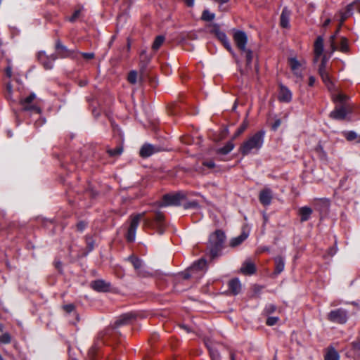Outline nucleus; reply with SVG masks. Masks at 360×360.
<instances>
[{
    "label": "nucleus",
    "mask_w": 360,
    "mask_h": 360,
    "mask_svg": "<svg viewBox=\"0 0 360 360\" xmlns=\"http://www.w3.org/2000/svg\"><path fill=\"white\" fill-rule=\"evenodd\" d=\"M226 236L221 230H216L211 233L207 244V255L211 259H214L221 255V251L224 248Z\"/></svg>",
    "instance_id": "obj_1"
},
{
    "label": "nucleus",
    "mask_w": 360,
    "mask_h": 360,
    "mask_svg": "<svg viewBox=\"0 0 360 360\" xmlns=\"http://www.w3.org/2000/svg\"><path fill=\"white\" fill-rule=\"evenodd\" d=\"M264 136V130L257 131L241 144L239 148V152L243 156H246L251 153H257L263 146Z\"/></svg>",
    "instance_id": "obj_2"
},
{
    "label": "nucleus",
    "mask_w": 360,
    "mask_h": 360,
    "mask_svg": "<svg viewBox=\"0 0 360 360\" xmlns=\"http://www.w3.org/2000/svg\"><path fill=\"white\" fill-rule=\"evenodd\" d=\"M353 112V105H335L334 109L330 112L329 117L337 121H350Z\"/></svg>",
    "instance_id": "obj_3"
},
{
    "label": "nucleus",
    "mask_w": 360,
    "mask_h": 360,
    "mask_svg": "<svg viewBox=\"0 0 360 360\" xmlns=\"http://www.w3.org/2000/svg\"><path fill=\"white\" fill-rule=\"evenodd\" d=\"M326 318L331 323L343 325L348 321L349 311L344 308H337L328 313Z\"/></svg>",
    "instance_id": "obj_4"
},
{
    "label": "nucleus",
    "mask_w": 360,
    "mask_h": 360,
    "mask_svg": "<svg viewBox=\"0 0 360 360\" xmlns=\"http://www.w3.org/2000/svg\"><path fill=\"white\" fill-rule=\"evenodd\" d=\"M146 226L155 229L160 234H162L165 231V216L160 212H157L151 218H147L144 220Z\"/></svg>",
    "instance_id": "obj_5"
},
{
    "label": "nucleus",
    "mask_w": 360,
    "mask_h": 360,
    "mask_svg": "<svg viewBox=\"0 0 360 360\" xmlns=\"http://www.w3.org/2000/svg\"><path fill=\"white\" fill-rule=\"evenodd\" d=\"M184 198V195L181 193H167L165 194L160 202H159L160 207L167 206H179L181 205V201Z\"/></svg>",
    "instance_id": "obj_6"
},
{
    "label": "nucleus",
    "mask_w": 360,
    "mask_h": 360,
    "mask_svg": "<svg viewBox=\"0 0 360 360\" xmlns=\"http://www.w3.org/2000/svg\"><path fill=\"white\" fill-rule=\"evenodd\" d=\"M206 264L207 261L204 258H201L193 262V264L190 267L186 269L184 271L181 272L179 275L183 279L188 280L193 276V274L195 271L202 270L204 268H205Z\"/></svg>",
    "instance_id": "obj_7"
},
{
    "label": "nucleus",
    "mask_w": 360,
    "mask_h": 360,
    "mask_svg": "<svg viewBox=\"0 0 360 360\" xmlns=\"http://www.w3.org/2000/svg\"><path fill=\"white\" fill-rule=\"evenodd\" d=\"M145 215V212L137 214L132 216L129 227L128 228L126 238L128 242H134L136 238V233L141 218Z\"/></svg>",
    "instance_id": "obj_8"
},
{
    "label": "nucleus",
    "mask_w": 360,
    "mask_h": 360,
    "mask_svg": "<svg viewBox=\"0 0 360 360\" xmlns=\"http://www.w3.org/2000/svg\"><path fill=\"white\" fill-rule=\"evenodd\" d=\"M55 49L56 53L54 54L57 58H75L76 56L77 51L68 49L60 39L56 41Z\"/></svg>",
    "instance_id": "obj_9"
},
{
    "label": "nucleus",
    "mask_w": 360,
    "mask_h": 360,
    "mask_svg": "<svg viewBox=\"0 0 360 360\" xmlns=\"http://www.w3.org/2000/svg\"><path fill=\"white\" fill-rule=\"evenodd\" d=\"M137 317L135 312H128L120 315L113 323V328L116 329L124 326L131 324Z\"/></svg>",
    "instance_id": "obj_10"
},
{
    "label": "nucleus",
    "mask_w": 360,
    "mask_h": 360,
    "mask_svg": "<svg viewBox=\"0 0 360 360\" xmlns=\"http://www.w3.org/2000/svg\"><path fill=\"white\" fill-rule=\"evenodd\" d=\"M36 98V95L34 93L30 94L24 99H21L20 103L22 105V110L25 111H31L32 112L40 115L41 109L35 105H32V101Z\"/></svg>",
    "instance_id": "obj_11"
},
{
    "label": "nucleus",
    "mask_w": 360,
    "mask_h": 360,
    "mask_svg": "<svg viewBox=\"0 0 360 360\" xmlns=\"http://www.w3.org/2000/svg\"><path fill=\"white\" fill-rule=\"evenodd\" d=\"M37 58L46 70H51L53 67V63L57 59V56L55 54L47 56L45 51H41L37 54Z\"/></svg>",
    "instance_id": "obj_12"
},
{
    "label": "nucleus",
    "mask_w": 360,
    "mask_h": 360,
    "mask_svg": "<svg viewBox=\"0 0 360 360\" xmlns=\"http://www.w3.org/2000/svg\"><path fill=\"white\" fill-rule=\"evenodd\" d=\"M233 38L239 51H245L248 44V36L246 33L241 30H235Z\"/></svg>",
    "instance_id": "obj_13"
},
{
    "label": "nucleus",
    "mask_w": 360,
    "mask_h": 360,
    "mask_svg": "<svg viewBox=\"0 0 360 360\" xmlns=\"http://www.w3.org/2000/svg\"><path fill=\"white\" fill-rule=\"evenodd\" d=\"M160 150V147L146 143L141 147L139 155L142 158H147Z\"/></svg>",
    "instance_id": "obj_14"
},
{
    "label": "nucleus",
    "mask_w": 360,
    "mask_h": 360,
    "mask_svg": "<svg viewBox=\"0 0 360 360\" xmlns=\"http://www.w3.org/2000/svg\"><path fill=\"white\" fill-rule=\"evenodd\" d=\"M278 100L282 103H290L292 98V91L284 84L278 85Z\"/></svg>",
    "instance_id": "obj_15"
},
{
    "label": "nucleus",
    "mask_w": 360,
    "mask_h": 360,
    "mask_svg": "<svg viewBox=\"0 0 360 360\" xmlns=\"http://www.w3.org/2000/svg\"><path fill=\"white\" fill-rule=\"evenodd\" d=\"M214 34L217 37V38L222 43L224 46L233 54V56H235V53H233V49L231 47V43L226 34V33L223 31H221L219 28L214 30Z\"/></svg>",
    "instance_id": "obj_16"
},
{
    "label": "nucleus",
    "mask_w": 360,
    "mask_h": 360,
    "mask_svg": "<svg viewBox=\"0 0 360 360\" xmlns=\"http://www.w3.org/2000/svg\"><path fill=\"white\" fill-rule=\"evenodd\" d=\"M273 193L270 188H266L260 191L259 200L264 206H269L271 203Z\"/></svg>",
    "instance_id": "obj_17"
},
{
    "label": "nucleus",
    "mask_w": 360,
    "mask_h": 360,
    "mask_svg": "<svg viewBox=\"0 0 360 360\" xmlns=\"http://www.w3.org/2000/svg\"><path fill=\"white\" fill-rule=\"evenodd\" d=\"M289 65L290 67L291 70L292 71L294 75L300 79H303V75L300 70L301 63L299 60H297L295 58H290L288 60Z\"/></svg>",
    "instance_id": "obj_18"
},
{
    "label": "nucleus",
    "mask_w": 360,
    "mask_h": 360,
    "mask_svg": "<svg viewBox=\"0 0 360 360\" xmlns=\"http://www.w3.org/2000/svg\"><path fill=\"white\" fill-rule=\"evenodd\" d=\"M91 287L97 292H108L110 288V283L98 279L91 282Z\"/></svg>",
    "instance_id": "obj_19"
},
{
    "label": "nucleus",
    "mask_w": 360,
    "mask_h": 360,
    "mask_svg": "<svg viewBox=\"0 0 360 360\" xmlns=\"http://www.w3.org/2000/svg\"><path fill=\"white\" fill-rule=\"evenodd\" d=\"M256 271L255 264L250 260L245 261L240 268V272L244 275H252Z\"/></svg>",
    "instance_id": "obj_20"
},
{
    "label": "nucleus",
    "mask_w": 360,
    "mask_h": 360,
    "mask_svg": "<svg viewBox=\"0 0 360 360\" xmlns=\"http://www.w3.org/2000/svg\"><path fill=\"white\" fill-rule=\"evenodd\" d=\"M229 290L233 295H238L241 290V284L238 278L230 280L228 283Z\"/></svg>",
    "instance_id": "obj_21"
},
{
    "label": "nucleus",
    "mask_w": 360,
    "mask_h": 360,
    "mask_svg": "<svg viewBox=\"0 0 360 360\" xmlns=\"http://www.w3.org/2000/svg\"><path fill=\"white\" fill-rule=\"evenodd\" d=\"M313 210L308 206H303L299 208L298 214L300 217V221L304 222L308 221L312 214Z\"/></svg>",
    "instance_id": "obj_22"
},
{
    "label": "nucleus",
    "mask_w": 360,
    "mask_h": 360,
    "mask_svg": "<svg viewBox=\"0 0 360 360\" xmlns=\"http://www.w3.org/2000/svg\"><path fill=\"white\" fill-rule=\"evenodd\" d=\"M290 14L291 12L288 8H283L280 17V25L283 28L289 27Z\"/></svg>",
    "instance_id": "obj_23"
},
{
    "label": "nucleus",
    "mask_w": 360,
    "mask_h": 360,
    "mask_svg": "<svg viewBox=\"0 0 360 360\" xmlns=\"http://www.w3.org/2000/svg\"><path fill=\"white\" fill-rule=\"evenodd\" d=\"M249 234L243 231L239 236L231 238L229 241V246L236 248L241 245L248 237Z\"/></svg>",
    "instance_id": "obj_24"
},
{
    "label": "nucleus",
    "mask_w": 360,
    "mask_h": 360,
    "mask_svg": "<svg viewBox=\"0 0 360 360\" xmlns=\"http://www.w3.org/2000/svg\"><path fill=\"white\" fill-rule=\"evenodd\" d=\"M323 38L319 36L314 44V51L316 58H319L323 53Z\"/></svg>",
    "instance_id": "obj_25"
},
{
    "label": "nucleus",
    "mask_w": 360,
    "mask_h": 360,
    "mask_svg": "<svg viewBox=\"0 0 360 360\" xmlns=\"http://www.w3.org/2000/svg\"><path fill=\"white\" fill-rule=\"evenodd\" d=\"M349 97L342 93H338V94L333 96V101L336 103V105H353L351 103L349 102Z\"/></svg>",
    "instance_id": "obj_26"
},
{
    "label": "nucleus",
    "mask_w": 360,
    "mask_h": 360,
    "mask_svg": "<svg viewBox=\"0 0 360 360\" xmlns=\"http://www.w3.org/2000/svg\"><path fill=\"white\" fill-rule=\"evenodd\" d=\"M319 73L321 75V77L324 82V84L326 85L328 89L330 91H332L335 89V85L333 82L330 80V78L329 77V75L328 72H326L325 70H323L321 68H319Z\"/></svg>",
    "instance_id": "obj_27"
},
{
    "label": "nucleus",
    "mask_w": 360,
    "mask_h": 360,
    "mask_svg": "<svg viewBox=\"0 0 360 360\" xmlns=\"http://www.w3.org/2000/svg\"><path fill=\"white\" fill-rule=\"evenodd\" d=\"M241 56L245 58L247 69H251L253 59V52L251 49L245 48V51H240Z\"/></svg>",
    "instance_id": "obj_28"
},
{
    "label": "nucleus",
    "mask_w": 360,
    "mask_h": 360,
    "mask_svg": "<svg viewBox=\"0 0 360 360\" xmlns=\"http://www.w3.org/2000/svg\"><path fill=\"white\" fill-rule=\"evenodd\" d=\"M127 260L131 263L136 272H137L140 269H141L143 266V261L140 258L134 255H130L127 258Z\"/></svg>",
    "instance_id": "obj_29"
},
{
    "label": "nucleus",
    "mask_w": 360,
    "mask_h": 360,
    "mask_svg": "<svg viewBox=\"0 0 360 360\" xmlns=\"http://www.w3.org/2000/svg\"><path fill=\"white\" fill-rule=\"evenodd\" d=\"M235 147L233 141H228L223 147H221L216 150L217 154L227 155L229 154Z\"/></svg>",
    "instance_id": "obj_30"
},
{
    "label": "nucleus",
    "mask_w": 360,
    "mask_h": 360,
    "mask_svg": "<svg viewBox=\"0 0 360 360\" xmlns=\"http://www.w3.org/2000/svg\"><path fill=\"white\" fill-rule=\"evenodd\" d=\"M274 262H275L274 273L276 274H279L283 271L284 267H285L284 258L281 256H278V257H275Z\"/></svg>",
    "instance_id": "obj_31"
},
{
    "label": "nucleus",
    "mask_w": 360,
    "mask_h": 360,
    "mask_svg": "<svg viewBox=\"0 0 360 360\" xmlns=\"http://www.w3.org/2000/svg\"><path fill=\"white\" fill-rule=\"evenodd\" d=\"M314 205L316 209L320 212H325L329 207V202L327 199L321 198L315 201Z\"/></svg>",
    "instance_id": "obj_32"
},
{
    "label": "nucleus",
    "mask_w": 360,
    "mask_h": 360,
    "mask_svg": "<svg viewBox=\"0 0 360 360\" xmlns=\"http://www.w3.org/2000/svg\"><path fill=\"white\" fill-rule=\"evenodd\" d=\"M324 359L325 360H339L340 355L333 347H329L325 354Z\"/></svg>",
    "instance_id": "obj_33"
},
{
    "label": "nucleus",
    "mask_w": 360,
    "mask_h": 360,
    "mask_svg": "<svg viewBox=\"0 0 360 360\" xmlns=\"http://www.w3.org/2000/svg\"><path fill=\"white\" fill-rule=\"evenodd\" d=\"M351 346V355H353L355 358L360 359V340L352 342Z\"/></svg>",
    "instance_id": "obj_34"
},
{
    "label": "nucleus",
    "mask_w": 360,
    "mask_h": 360,
    "mask_svg": "<svg viewBox=\"0 0 360 360\" xmlns=\"http://www.w3.org/2000/svg\"><path fill=\"white\" fill-rule=\"evenodd\" d=\"M342 135L348 141H352L359 139L357 143L360 142V136L354 131H345L342 132Z\"/></svg>",
    "instance_id": "obj_35"
},
{
    "label": "nucleus",
    "mask_w": 360,
    "mask_h": 360,
    "mask_svg": "<svg viewBox=\"0 0 360 360\" xmlns=\"http://www.w3.org/2000/svg\"><path fill=\"white\" fill-rule=\"evenodd\" d=\"M123 152V148L122 146H118L115 148H109L107 150V153L110 157H116L120 155Z\"/></svg>",
    "instance_id": "obj_36"
},
{
    "label": "nucleus",
    "mask_w": 360,
    "mask_h": 360,
    "mask_svg": "<svg viewBox=\"0 0 360 360\" xmlns=\"http://www.w3.org/2000/svg\"><path fill=\"white\" fill-rule=\"evenodd\" d=\"M165 41V37L162 35L157 36L153 43L152 48L157 51L160 49Z\"/></svg>",
    "instance_id": "obj_37"
},
{
    "label": "nucleus",
    "mask_w": 360,
    "mask_h": 360,
    "mask_svg": "<svg viewBox=\"0 0 360 360\" xmlns=\"http://www.w3.org/2000/svg\"><path fill=\"white\" fill-rule=\"evenodd\" d=\"M13 94V89H12V85L11 83H8L6 86V90H5V97L8 101H12L13 102H15L16 100L14 99L12 96Z\"/></svg>",
    "instance_id": "obj_38"
},
{
    "label": "nucleus",
    "mask_w": 360,
    "mask_h": 360,
    "mask_svg": "<svg viewBox=\"0 0 360 360\" xmlns=\"http://www.w3.org/2000/svg\"><path fill=\"white\" fill-rule=\"evenodd\" d=\"M88 252H91L94 249L95 240L92 236L86 235L85 236Z\"/></svg>",
    "instance_id": "obj_39"
},
{
    "label": "nucleus",
    "mask_w": 360,
    "mask_h": 360,
    "mask_svg": "<svg viewBox=\"0 0 360 360\" xmlns=\"http://www.w3.org/2000/svg\"><path fill=\"white\" fill-rule=\"evenodd\" d=\"M338 49L343 53H347L349 51L348 41L345 37L341 39Z\"/></svg>",
    "instance_id": "obj_40"
},
{
    "label": "nucleus",
    "mask_w": 360,
    "mask_h": 360,
    "mask_svg": "<svg viewBox=\"0 0 360 360\" xmlns=\"http://www.w3.org/2000/svg\"><path fill=\"white\" fill-rule=\"evenodd\" d=\"M215 18V15L211 12H210L208 10H205L203 11L202 13V20H205V21H207V22H210L212 20H213Z\"/></svg>",
    "instance_id": "obj_41"
},
{
    "label": "nucleus",
    "mask_w": 360,
    "mask_h": 360,
    "mask_svg": "<svg viewBox=\"0 0 360 360\" xmlns=\"http://www.w3.org/2000/svg\"><path fill=\"white\" fill-rule=\"evenodd\" d=\"M137 276L141 278H148L153 276V273L146 269L144 266L136 272Z\"/></svg>",
    "instance_id": "obj_42"
},
{
    "label": "nucleus",
    "mask_w": 360,
    "mask_h": 360,
    "mask_svg": "<svg viewBox=\"0 0 360 360\" xmlns=\"http://www.w3.org/2000/svg\"><path fill=\"white\" fill-rule=\"evenodd\" d=\"M12 337L10 333L6 332L0 336V344L7 345L11 343Z\"/></svg>",
    "instance_id": "obj_43"
},
{
    "label": "nucleus",
    "mask_w": 360,
    "mask_h": 360,
    "mask_svg": "<svg viewBox=\"0 0 360 360\" xmlns=\"http://www.w3.org/2000/svg\"><path fill=\"white\" fill-rule=\"evenodd\" d=\"M141 65L143 68L150 61V58L148 57L146 51H143L140 54Z\"/></svg>",
    "instance_id": "obj_44"
},
{
    "label": "nucleus",
    "mask_w": 360,
    "mask_h": 360,
    "mask_svg": "<svg viewBox=\"0 0 360 360\" xmlns=\"http://www.w3.org/2000/svg\"><path fill=\"white\" fill-rule=\"evenodd\" d=\"M183 207L185 210H188V209L198 210L200 208V205L196 200H192V201L187 202L184 204Z\"/></svg>",
    "instance_id": "obj_45"
},
{
    "label": "nucleus",
    "mask_w": 360,
    "mask_h": 360,
    "mask_svg": "<svg viewBox=\"0 0 360 360\" xmlns=\"http://www.w3.org/2000/svg\"><path fill=\"white\" fill-rule=\"evenodd\" d=\"M82 8L75 10L74 11V13H72V15H71V17L69 18V20L71 22H75L78 19H79L81 17V14H82Z\"/></svg>",
    "instance_id": "obj_46"
},
{
    "label": "nucleus",
    "mask_w": 360,
    "mask_h": 360,
    "mask_svg": "<svg viewBox=\"0 0 360 360\" xmlns=\"http://www.w3.org/2000/svg\"><path fill=\"white\" fill-rule=\"evenodd\" d=\"M276 305L273 304H268L265 306L264 309V314L266 315H269L271 314H273L276 311Z\"/></svg>",
    "instance_id": "obj_47"
},
{
    "label": "nucleus",
    "mask_w": 360,
    "mask_h": 360,
    "mask_svg": "<svg viewBox=\"0 0 360 360\" xmlns=\"http://www.w3.org/2000/svg\"><path fill=\"white\" fill-rule=\"evenodd\" d=\"M127 79L131 84H136L137 82V72L135 70H131L128 74Z\"/></svg>",
    "instance_id": "obj_48"
},
{
    "label": "nucleus",
    "mask_w": 360,
    "mask_h": 360,
    "mask_svg": "<svg viewBox=\"0 0 360 360\" xmlns=\"http://www.w3.org/2000/svg\"><path fill=\"white\" fill-rule=\"evenodd\" d=\"M247 127L248 124L245 122H243L236 131L233 138H236L239 136L241 134H243L244 131L246 129Z\"/></svg>",
    "instance_id": "obj_49"
},
{
    "label": "nucleus",
    "mask_w": 360,
    "mask_h": 360,
    "mask_svg": "<svg viewBox=\"0 0 360 360\" xmlns=\"http://www.w3.org/2000/svg\"><path fill=\"white\" fill-rule=\"evenodd\" d=\"M279 319L277 316H269L266 321V324L269 326H273L277 323Z\"/></svg>",
    "instance_id": "obj_50"
},
{
    "label": "nucleus",
    "mask_w": 360,
    "mask_h": 360,
    "mask_svg": "<svg viewBox=\"0 0 360 360\" xmlns=\"http://www.w3.org/2000/svg\"><path fill=\"white\" fill-rule=\"evenodd\" d=\"M354 4H355V2H352L349 4H348L346 6L345 11H343L342 12H345V13L346 15H347L349 17H350L353 14Z\"/></svg>",
    "instance_id": "obj_51"
},
{
    "label": "nucleus",
    "mask_w": 360,
    "mask_h": 360,
    "mask_svg": "<svg viewBox=\"0 0 360 360\" xmlns=\"http://www.w3.org/2000/svg\"><path fill=\"white\" fill-rule=\"evenodd\" d=\"M96 354V348L93 346L88 352V359L87 360H94Z\"/></svg>",
    "instance_id": "obj_52"
},
{
    "label": "nucleus",
    "mask_w": 360,
    "mask_h": 360,
    "mask_svg": "<svg viewBox=\"0 0 360 360\" xmlns=\"http://www.w3.org/2000/svg\"><path fill=\"white\" fill-rule=\"evenodd\" d=\"M339 30H337L335 34L330 36V46L333 51H335L337 50V46L335 44V38H336V34L338 32Z\"/></svg>",
    "instance_id": "obj_53"
},
{
    "label": "nucleus",
    "mask_w": 360,
    "mask_h": 360,
    "mask_svg": "<svg viewBox=\"0 0 360 360\" xmlns=\"http://www.w3.org/2000/svg\"><path fill=\"white\" fill-rule=\"evenodd\" d=\"M77 229L80 231V232H82L87 226V223L85 222L84 221H79L77 224Z\"/></svg>",
    "instance_id": "obj_54"
},
{
    "label": "nucleus",
    "mask_w": 360,
    "mask_h": 360,
    "mask_svg": "<svg viewBox=\"0 0 360 360\" xmlns=\"http://www.w3.org/2000/svg\"><path fill=\"white\" fill-rule=\"evenodd\" d=\"M63 309H64V311L65 312L70 314L71 312H72L75 310V306L73 304H68L64 305L63 307Z\"/></svg>",
    "instance_id": "obj_55"
},
{
    "label": "nucleus",
    "mask_w": 360,
    "mask_h": 360,
    "mask_svg": "<svg viewBox=\"0 0 360 360\" xmlns=\"http://www.w3.org/2000/svg\"><path fill=\"white\" fill-rule=\"evenodd\" d=\"M77 53H79L82 56V57L86 60H91L93 59L95 56L94 53H85V52H78L77 51Z\"/></svg>",
    "instance_id": "obj_56"
},
{
    "label": "nucleus",
    "mask_w": 360,
    "mask_h": 360,
    "mask_svg": "<svg viewBox=\"0 0 360 360\" xmlns=\"http://www.w3.org/2000/svg\"><path fill=\"white\" fill-rule=\"evenodd\" d=\"M202 165L210 169L215 167V163L213 160H206L202 162Z\"/></svg>",
    "instance_id": "obj_57"
},
{
    "label": "nucleus",
    "mask_w": 360,
    "mask_h": 360,
    "mask_svg": "<svg viewBox=\"0 0 360 360\" xmlns=\"http://www.w3.org/2000/svg\"><path fill=\"white\" fill-rule=\"evenodd\" d=\"M281 124V120L280 119H276L274 122L272 124L271 129L274 131H276L277 129L280 127Z\"/></svg>",
    "instance_id": "obj_58"
},
{
    "label": "nucleus",
    "mask_w": 360,
    "mask_h": 360,
    "mask_svg": "<svg viewBox=\"0 0 360 360\" xmlns=\"http://www.w3.org/2000/svg\"><path fill=\"white\" fill-rule=\"evenodd\" d=\"M211 356L213 360H220V356L219 353L217 351L211 352Z\"/></svg>",
    "instance_id": "obj_59"
},
{
    "label": "nucleus",
    "mask_w": 360,
    "mask_h": 360,
    "mask_svg": "<svg viewBox=\"0 0 360 360\" xmlns=\"http://www.w3.org/2000/svg\"><path fill=\"white\" fill-rule=\"evenodd\" d=\"M315 82H316V79L314 76H310L309 78V86H313L315 84Z\"/></svg>",
    "instance_id": "obj_60"
},
{
    "label": "nucleus",
    "mask_w": 360,
    "mask_h": 360,
    "mask_svg": "<svg viewBox=\"0 0 360 360\" xmlns=\"http://www.w3.org/2000/svg\"><path fill=\"white\" fill-rule=\"evenodd\" d=\"M340 15H341V16H340V21H341V22H343L344 21H345L349 18V16L347 15H346L345 13V12H341Z\"/></svg>",
    "instance_id": "obj_61"
},
{
    "label": "nucleus",
    "mask_w": 360,
    "mask_h": 360,
    "mask_svg": "<svg viewBox=\"0 0 360 360\" xmlns=\"http://www.w3.org/2000/svg\"><path fill=\"white\" fill-rule=\"evenodd\" d=\"M6 74L8 77H11L12 76V68L11 67L6 68Z\"/></svg>",
    "instance_id": "obj_62"
},
{
    "label": "nucleus",
    "mask_w": 360,
    "mask_h": 360,
    "mask_svg": "<svg viewBox=\"0 0 360 360\" xmlns=\"http://www.w3.org/2000/svg\"><path fill=\"white\" fill-rule=\"evenodd\" d=\"M184 1L188 7H192L194 4V0H184Z\"/></svg>",
    "instance_id": "obj_63"
},
{
    "label": "nucleus",
    "mask_w": 360,
    "mask_h": 360,
    "mask_svg": "<svg viewBox=\"0 0 360 360\" xmlns=\"http://www.w3.org/2000/svg\"><path fill=\"white\" fill-rule=\"evenodd\" d=\"M46 122L45 119L44 118H42V119H40V120L39 121H37L35 124L37 126H40V125H42L43 124H44Z\"/></svg>",
    "instance_id": "obj_64"
}]
</instances>
